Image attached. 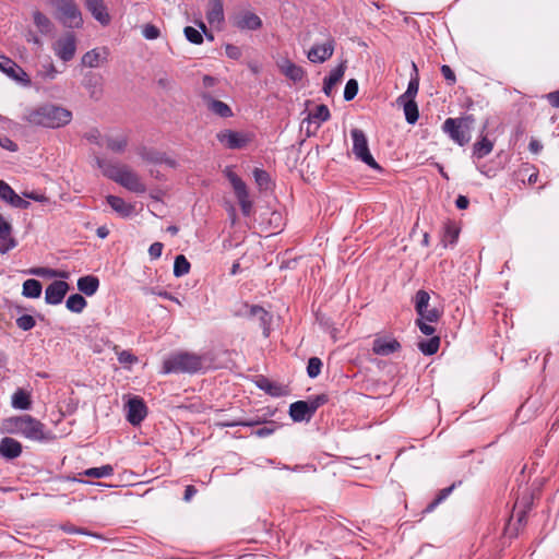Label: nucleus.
<instances>
[{
	"instance_id": "f257e3e1",
	"label": "nucleus",
	"mask_w": 559,
	"mask_h": 559,
	"mask_svg": "<svg viewBox=\"0 0 559 559\" xmlns=\"http://www.w3.org/2000/svg\"><path fill=\"white\" fill-rule=\"evenodd\" d=\"M0 429L2 433L19 435L33 441L49 440L44 424L31 415L11 416L2 419Z\"/></svg>"
},
{
	"instance_id": "f03ea898",
	"label": "nucleus",
	"mask_w": 559,
	"mask_h": 559,
	"mask_svg": "<svg viewBox=\"0 0 559 559\" xmlns=\"http://www.w3.org/2000/svg\"><path fill=\"white\" fill-rule=\"evenodd\" d=\"M24 119L34 126L46 128H60L68 124L72 119L70 110L52 105L45 104L35 108H29L24 115Z\"/></svg>"
},
{
	"instance_id": "7ed1b4c3",
	"label": "nucleus",
	"mask_w": 559,
	"mask_h": 559,
	"mask_svg": "<svg viewBox=\"0 0 559 559\" xmlns=\"http://www.w3.org/2000/svg\"><path fill=\"white\" fill-rule=\"evenodd\" d=\"M97 165L106 177L112 179L129 191L134 193H144L146 191V186L141 180V177L129 166L110 164L100 159H97Z\"/></svg>"
},
{
	"instance_id": "20e7f679",
	"label": "nucleus",
	"mask_w": 559,
	"mask_h": 559,
	"mask_svg": "<svg viewBox=\"0 0 559 559\" xmlns=\"http://www.w3.org/2000/svg\"><path fill=\"white\" fill-rule=\"evenodd\" d=\"M205 359L203 356L180 352L168 356L163 362V373H179L188 372L194 373L204 367Z\"/></svg>"
},
{
	"instance_id": "39448f33",
	"label": "nucleus",
	"mask_w": 559,
	"mask_h": 559,
	"mask_svg": "<svg viewBox=\"0 0 559 559\" xmlns=\"http://www.w3.org/2000/svg\"><path fill=\"white\" fill-rule=\"evenodd\" d=\"M55 9L57 19L69 28H80L83 25L82 13L74 0H47Z\"/></svg>"
},
{
	"instance_id": "423d86ee",
	"label": "nucleus",
	"mask_w": 559,
	"mask_h": 559,
	"mask_svg": "<svg viewBox=\"0 0 559 559\" xmlns=\"http://www.w3.org/2000/svg\"><path fill=\"white\" fill-rule=\"evenodd\" d=\"M78 38L72 32H64L52 43L51 48L55 55L62 60L68 62L72 60L76 52Z\"/></svg>"
},
{
	"instance_id": "0eeeda50",
	"label": "nucleus",
	"mask_w": 559,
	"mask_h": 559,
	"mask_svg": "<svg viewBox=\"0 0 559 559\" xmlns=\"http://www.w3.org/2000/svg\"><path fill=\"white\" fill-rule=\"evenodd\" d=\"M352 139H353V152L355 156L370 166L373 169H380V166L372 157L369 147H368V140L364 131L359 129H353L350 131Z\"/></svg>"
},
{
	"instance_id": "6e6552de",
	"label": "nucleus",
	"mask_w": 559,
	"mask_h": 559,
	"mask_svg": "<svg viewBox=\"0 0 559 559\" xmlns=\"http://www.w3.org/2000/svg\"><path fill=\"white\" fill-rule=\"evenodd\" d=\"M216 138L224 147L229 150H241L252 141V134L230 129L219 131Z\"/></svg>"
},
{
	"instance_id": "1a4fd4ad",
	"label": "nucleus",
	"mask_w": 559,
	"mask_h": 559,
	"mask_svg": "<svg viewBox=\"0 0 559 559\" xmlns=\"http://www.w3.org/2000/svg\"><path fill=\"white\" fill-rule=\"evenodd\" d=\"M325 402L324 396H318L311 402L298 401L290 405L289 415L294 421L309 419L316 409Z\"/></svg>"
},
{
	"instance_id": "9d476101",
	"label": "nucleus",
	"mask_w": 559,
	"mask_h": 559,
	"mask_svg": "<svg viewBox=\"0 0 559 559\" xmlns=\"http://www.w3.org/2000/svg\"><path fill=\"white\" fill-rule=\"evenodd\" d=\"M430 296L426 290H418L415 298V309L419 319H425L428 322H436L439 320L441 312L437 308H429Z\"/></svg>"
},
{
	"instance_id": "9b49d317",
	"label": "nucleus",
	"mask_w": 559,
	"mask_h": 559,
	"mask_svg": "<svg viewBox=\"0 0 559 559\" xmlns=\"http://www.w3.org/2000/svg\"><path fill=\"white\" fill-rule=\"evenodd\" d=\"M227 177L234 188L235 194H236L238 202L241 206L242 213L245 215H249L250 211H251L252 203L249 199V193H248L245 182L234 173H228Z\"/></svg>"
},
{
	"instance_id": "f8f14e48",
	"label": "nucleus",
	"mask_w": 559,
	"mask_h": 559,
	"mask_svg": "<svg viewBox=\"0 0 559 559\" xmlns=\"http://www.w3.org/2000/svg\"><path fill=\"white\" fill-rule=\"evenodd\" d=\"M0 71L5 73L12 80L22 83L25 86L29 85L31 83L27 73L19 64H16L13 60L9 59L8 57L0 56Z\"/></svg>"
},
{
	"instance_id": "ddd939ff",
	"label": "nucleus",
	"mask_w": 559,
	"mask_h": 559,
	"mask_svg": "<svg viewBox=\"0 0 559 559\" xmlns=\"http://www.w3.org/2000/svg\"><path fill=\"white\" fill-rule=\"evenodd\" d=\"M233 25L241 31H257L262 26V21L252 11L242 10L233 16Z\"/></svg>"
},
{
	"instance_id": "4468645a",
	"label": "nucleus",
	"mask_w": 559,
	"mask_h": 559,
	"mask_svg": "<svg viewBox=\"0 0 559 559\" xmlns=\"http://www.w3.org/2000/svg\"><path fill=\"white\" fill-rule=\"evenodd\" d=\"M335 49V40L328 37L324 43L316 44L307 53L308 59L314 63H322L330 59Z\"/></svg>"
},
{
	"instance_id": "2eb2a0df",
	"label": "nucleus",
	"mask_w": 559,
	"mask_h": 559,
	"mask_svg": "<svg viewBox=\"0 0 559 559\" xmlns=\"http://www.w3.org/2000/svg\"><path fill=\"white\" fill-rule=\"evenodd\" d=\"M126 408L127 419L133 426L139 425L146 416V406L143 401L136 396L129 399Z\"/></svg>"
},
{
	"instance_id": "dca6fc26",
	"label": "nucleus",
	"mask_w": 559,
	"mask_h": 559,
	"mask_svg": "<svg viewBox=\"0 0 559 559\" xmlns=\"http://www.w3.org/2000/svg\"><path fill=\"white\" fill-rule=\"evenodd\" d=\"M276 66L283 75L295 83L300 82L305 76L304 69L286 57L277 59Z\"/></svg>"
},
{
	"instance_id": "f3484780",
	"label": "nucleus",
	"mask_w": 559,
	"mask_h": 559,
	"mask_svg": "<svg viewBox=\"0 0 559 559\" xmlns=\"http://www.w3.org/2000/svg\"><path fill=\"white\" fill-rule=\"evenodd\" d=\"M84 5L92 16L102 25L106 26L110 23L111 17L104 0H84Z\"/></svg>"
},
{
	"instance_id": "a211bd4d",
	"label": "nucleus",
	"mask_w": 559,
	"mask_h": 559,
	"mask_svg": "<svg viewBox=\"0 0 559 559\" xmlns=\"http://www.w3.org/2000/svg\"><path fill=\"white\" fill-rule=\"evenodd\" d=\"M463 120L448 118L443 123V130L448 132L453 141L459 145H464L468 142V134L462 129Z\"/></svg>"
},
{
	"instance_id": "6ab92c4d",
	"label": "nucleus",
	"mask_w": 559,
	"mask_h": 559,
	"mask_svg": "<svg viewBox=\"0 0 559 559\" xmlns=\"http://www.w3.org/2000/svg\"><path fill=\"white\" fill-rule=\"evenodd\" d=\"M108 50L105 47L94 48L85 52L81 58V63L86 68H98L107 62Z\"/></svg>"
},
{
	"instance_id": "aec40b11",
	"label": "nucleus",
	"mask_w": 559,
	"mask_h": 559,
	"mask_svg": "<svg viewBox=\"0 0 559 559\" xmlns=\"http://www.w3.org/2000/svg\"><path fill=\"white\" fill-rule=\"evenodd\" d=\"M16 246L11 223L0 214V252L7 253Z\"/></svg>"
},
{
	"instance_id": "412c9836",
	"label": "nucleus",
	"mask_w": 559,
	"mask_h": 559,
	"mask_svg": "<svg viewBox=\"0 0 559 559\" xmlns=\"http://www.w3.org/2000/svg\"><path fill=\"white\" fill-rule=\"evenodd\" d=\"M69 290V285L63 281L51 283L45 292V300L50 305H58L62 301Z\"/></svg>"
},
{
	"instance_id": "4be33fe9",
	"label": "nucleus",
	"mask_w": 559,
	"mask_h": 559,
	"mask_svg": "<svg viewBox=\"0 0 559 559\" xmlns=\"http://www.w3.org/2000/svg\"><path fill=\"white\" fill-rule=\"evenodd\" d=\"M401 347L400 343L392 337H377L373 342L372 350L380 356H388Z\"/></svg>"
},
{
	"instance_id": "5701e85b",
	"label": "nucleus",
	"mask_w": 559,
	"mask_h": 559,
	"mask_svg": "<svg viewBox=\"0 0 559 559\" xmlns=\"http://www.w3.org/2000/svg\"><path fill=\"white\" fill-rule=\"evenodd\" d=\"M22 453V444L10 437H4L0 442V454L9 460L20 456Z\"/></svg>"
},
{
	"instance_id": "b1692460",
	"label": "nucleus",
	"mask_w": 559,
	"mask_h": 559,
	"mask_svg": "<svg viewBox=\"0 0 559 559\" xmlns=\"http://www.w3.org/2000/svg\"><path fill=\"white\" fill-rule=\"evenodd\" d=\"M346 70V64L341 63L335 69H333L330 75L324 80L323 92L330 96L332 94L333 88L342 81L344 73Z\"/></svg>"
},
{
	"instance_id": "393cba45",
	"label": "nucleus",
	"mask_w": 559,
	"mask_h": 559,
	"mask_svg": "<svg viewBox=\"0 0 559 559\" xmlns=\"http://www.w3.org/2000/svg\"><path fill=\"white\" fill-rule=\"evenodd\" d=\"M107 203L120 216L128 217L134 212V206L116 195H108Z\"/></svg>"
},
{
	"instance_id": "a878e982",
	"label": "nucleus",
	"mask_w": 559,
	"mask_h": 559,
	"mask_svg": "<svg viewBox=\"0 0 559 559\" xmlns=\"http://www.w3.org/2000/svg\"><path fill=\"white\" fill-rule=\"evenodd\" d=\"M204 102H205L206 108L211 112H213L222 118H228L233 115L230 107L221 100H217L211 96H204Z\"/></svg>"
},
{
	"instance_id": "bb28decb",
	"label": "nucleus",
	"mask_w": 559,
	"mask_h": 559,
	"mask_svg": "<svg viewBox=\"0 0 559 559\" xmlns=\"http://www.w3.org/2000/svg\"><path fill=\"white\" fill-rule=\"evenodd\" d=\"M32 19L35 27L40 34L48 35L52 32L53 23L46 14L39 10H34L32 12Z\"/></svg>"
},
{
	"instance_id": "cd10ccee",
	"label": "nucleus",
	"mask_w": 559,
	"mask_h": 559,
	"mask_svg": "<svg viewBox=\"0 0 559 559\" xmlns=\"http://www.w3.org/2000/svg\"><path fill=\"white\" fill-rule=\"evenodd\" d=\"M206 19L210 24H221L224 21V8L222 0H210Z\"/></svg>"
},
{
	"instance_id": "c85d7f7f",
	"label": "nucleus",
	"mask_w": 559,
	"mask_h": 559,
	"mask_svg": "<svg viewBox=\"0 0 559 559\" xmlns=\"http://www.w3.org/2000/svg\"><path fill=\"white\" fill-rule=\"evenodd\" d=\"M12 407L15 409H28L32 405L31 394L23 390H16L12 395Z\"/></svg>"
},
{
	"instance_id": "c756f323",
	"label": "nucleus",
	"mask_w": 559,
	"mask_h": 559,
	"mask_svg": "<svg viewBox=\"0 0 559 559\" xmlns=\"http://www.w3.org/2000/svg\"><path fill=\"white\" fill-rule=\"evenodd\" d=\"M412 67H413V71H414V76H412L406 92L397 98L399 100H407V99L415 100V97L418 93V88H419L418 69L414 62H413Z\"/></svg>"
},
{
	"instance_id": "7c9ffc66",
	"label": "nucleus",
	"mask_w": 559,
	"mask_h": 559,
	"mask_svg": "<svg viewBox=\"0 0 559 559\" xmlns=\"http://www.w3.org/2000/svg\"><path fill=\"white\" fill-rule=\"evenodd\" d=\"M98 286V278L92 275L80 277L78 281V288L87 296L94 295Z\"/></svg>"
},
{
	"instance_id": "2f4dec72",
	"label": "nucleus",
	"mask_w": 559,
	"mask_h": 559,
	"mask_svg": "<svg viewBox=\"0 0 559 559\" xmlns=\"http://www.w3.org/2000/svg\"><path fill=\"white\" fill-rule=\"evenodd\" d=\"M139 156L146 164L159 165L162 164V152L150 148L146 146H142L138 150Z\"/></svg>"
},
{
	"instance_id": "473e14b6",
	"label": "nucleus",
	"mask_w": 559,
	"mask_h": 559,
	"mask_svg": "<svg viewBox=\"0 0 559 559\" xmlns=\"http://www.w3.org/2000/svg\"><path fill=\"white\" fill-rule=\"evenodd\" d=\"M397 103L401 104L404 108L405 118L408 123H415L418 120V107L415 100L407 99V100H399Z\"/></svg>"
},
{
	"instance_id": "72a5a7b5",
	"label": "nucleus",
	"mask_w": 559,
	"mask_h": 559,
	"mask_svg": "<svg viewBox=\"0 0 559 559\" xmlns=\"http://www.w3.org/2000/svg\"><path fill=\"white\" fill-rule=\"evenodd\" d=\"M41 284L37 280H26L23 283L22 294L27 298H38L41 295Z\"/></svg>"
},
{
	"instance_id": "f704fd0d",
	"label": "nucleus",
	"mask_w": 559,
	"mask_h": 559,
	"mask_svg": "<svg viewBox=\"0 0 559 559\" xmlns=\"http://www.w3.org/2000/svg\"><path fill=\"white\" fill-rule=\"evenodd\" d=\"M104 143L114 152H122L127 146V138L123 134L107 136Z\"/></svg>"
},
{
	"instance_id": "c9c22d12",
	"label": "nucleus",
	"mask_w": 559,
	"mask_h": 559,
	"mask_svg": "<svg viewBox=\"0 0 559 559\" xmlns=\"http://www.w3.org/2000/svg\"><path fill=\"white\" fill-rule=\"evenodd\" d=\"M492 143L486 136H484L481 140L474 144V155L477 158H483L492 151Z\"/></svg>"
},
{
	"instance_id": "e433bc0d",
	"label": "nucleus",
	"mask_w": 559,
	"mask_h": 559,
	"mask_svg": "<svg viewBox=\"0 0 559 559\" xmlns=\"http://www.w3.org/2000/svg\"><path fill=\"white\" fill-rule=\"evenodd\" d=\"M330 118V110L325 105H319L317 106L316 110L313 112H310L307 117V120L316 121L318 126L321 122L326 121Z\"/></svg>"
},
{
	"instance_id": "4c0bfd02",
	"label": "nucleus",
	"mask_w": 559,
	"mask_h": 559,
	"mask_svg": "<svg viewBox=\"0 0 559 559\" xmlns=\"http://www.w3.org/2000/svg\"><path fill=\"white\" fill-rule=\"evenodd\" d=\"M440 346V338L438 336H433L428 341H421L418 343L419 349L425 355H433L438 352Z\"/></svg>"
},
{
	"instance_id": "58836bf2",
	"label": "nucleus",
	"mask_w": 559,
	"mask_h": 559,
	"mask_svg": "<svg viewBox=\"0 0 559 559\" xmlns=\"http://www.w3.org/2000/svg\"><path fill=\"white\" fill-rule=\"evenodd\" d=\"M86 306V300L79 294L71 295L67 300V308L73 312H81Z\"/></svg>"
},
{
	"instance_id": "ea45409f",
	"label": "nucleus",
	"mask_w": 559,
	"mask_h": 559,
	"mask_svg": "<svg viewBox=\"0 0 559 559\" xmlns=\"http://www.w3.org/2000/svg\"><path fill=\"white\" fill-rule=\"evenodd\" d=\"M190 270V263L186 259L185 255L180 254L177 255L174 263V274L177 277H180L187 273H189Z\"/></svg>"
},
{
	"instance_id": "a19ab883",
	"label": "nucleus",
	"mask_w": 559,
	"mask_h": 559,
	"mask_svg": "<svg viewBox=\"0 0 559 559\" xmlns=\"http://www.w3.org/2000/svg\"><path fill=\"white\" fill-rule=\"evenodd\" d=\"M112 474V467L110 465H104L102 467L88 468L84 472L87 477L103 478L108 477Z\"/></svg>"
},
{
	"instance_id": "79ce46f5",
	"label": "nucleus",
	"mask_w": 559,
	"mask_h": 559,
	"mask_svg": "<svg viewBox=\"0 0 559 559\" xmlns=\"http://www.w3.org/2000/svg\"><path fill=\"white\" fill-rule=\"evenodd\" d=\"M58 74H59V71L57 70V68L55 67V64L52 62L43 64L41 70L39 71V75L43 79L49 80V81L55 80Z\"/></svg>"
},
{
	"instance_id": "37998d69",
	"label": "nucleus",
	"mask_w": 559,
	"mask_h": 559,
	"mask_svg": "<svg viewBox=\"0 0 559 559\" xmlns=\"http://www.w3.org/2000/svg\"><path fill=\"white\" fill-rule=\"evenodd\" d=\"M322 362L318 357H312L308 361L307 373L310 378H316L321 372Z\"/></svg>"
},
{
	"instance_id": "c03bdc74",
	"label": "nucleus",
	"mask_w": 559,
	"mask_h": 559,
	"mask_svg": "<svg viewBox=\"0 0 559 559\" xmlns=\"http://www.w3.org/2000/svg\"><path fill=\"white\" fill-rule=\"evenodd\" d=\"M255 182L260 189H267L270 186V176L266 171L255 168L253 171Z\"/></svg>"
},
{
	"instance_id": "a18cd8bd",
	"label": "nucleus",
	"mask_w": 559,
	"mask_h": 559,
	"mask_svg": "<svg viewBox=\"0 0 559 559\" xmlns=\"http://www.w3.org/2000/svg\"><path fill=\"white\" fill-rule=\"evenodd\" d=\"M35 323V319L29 314H24L16 319V325L23 331L33 329Z\"/></svg>"
},
{
	"instance_id": "49530a36",
	"label": "nucleus",
	"mask_w": 559,
	"mask_h": 559,
	"mask_svg": "<svg viewBox=\"0 0 559 559\" xmlns=\"http://www.w3.org/2000/svg\"><path fill=\"white\" fill-rule=\"evenodd\" d=\"M357 92H358L357 81L354 79H350L349 81H347V83L345 85V90H344V98L346 100H352L357 95Z\"/></svg>"
},
{
	"instance_id": "de8ad7c7",
	"label": "nucleus",
	"mask_w": 559,
	"mask_h": 559,
	"mask_svg": "<svg viewBox=\"0 0 559 559\" xmlns=\"http://www.w3.org/2000/svg\"><path fill=\"white\" fill-rule=\"evenodd\" d=\"M185 35L187 39L193 44H201L203 41L202 34L192 26H187L185 28Z\"/></svg>"
},
{
	"instance_id": "09e8293b",
	"label": "nucleus",
	"mask_w": 559,
	"mask_h": 559,
	"mask_svg": "<svg viewBox=\"0 0 559 559\" xmlns=\"http://www.w3.org/2000/svg\"><path fill=\"white\" fill-rule=\"evenodd\" d=\"M142 34L146 39L153 40L160 36V31L153 24H145L143 26Z\"/></svg>"
},
{
	"instance_id": "8fccbe9b",
	"label": "nucleus",
	"mask_w": 559,
	"mask_h": 559,
	"mask_svg": "<svg viewBox=\"0 0 559 559\" xmlns=\"http://www.w3.org/2000/svg\"><path fill=\"white\" fill-rule=\"evenodd\" d=\"M14 195V190L7 182L0 180V198L10 203Z\"/></svg>"
},
{
	"instance_id": "3c124183",
	"label": "nucleus",
	"mask_w": 559,
	"mask_h": 559,
	"mask_svg": "<svg viewBox=\"0 0 559 559\" xmlns=\"http://www.w3.org/2000/svg\"><path fill=\"white\" fill-rule=\"evenodd\" d=\"M250 314L252 317L259 318V320L262 322L263 325H265L270 321V319H271V317L267 313V311H265L263 308L258 307V306H252L251 307Z\"/></svg>"
},
{
	"instance_id": "603ef678",
	"label": "nucleus",
	"mask_w": 559,
	"mask_h": 559,
	"mask_svg": "<svg viewBox=\"0 0 559 559\" xmlns=\"http://www.w3.org/2000/svg\"><path fill=\"white\" fill-rule=\"evenodd\" d=\"M524 518V511L521 509H516L514 513L511 516V520L507 526V533L512 534L513 533V521L516 520V522L521 523L522 519Z\"/></svg>"
},
{
	"instance_id": "864d4df0",
	"label": "nucleus",
	"mask_w": 559,
	"mask_h": 559,
	"mask_svg": "<svg viewBox=\"0 0 559 559\" xmlns=\"http://www.w3.org/2000/svg\"><path fill=\"white\" fill-rule=\"evenodd\" d=\"M225 51L227 57H229L230 59L237 60L241 57V49L235 45H226Z\"/></svg>"
},
{
	"instance_id": "5fc2aeb1",
	"label": "nucleus",
	"mask_w": 559,
	"mask_h": 559,
	"mask_svg": "<svg viewBox=\"0 0 559 559\" xmlns=\"http://www.w3.org/2000/svg\"><path fill=\"white\" fill-rule=\"evenodd\" d=\"M0 146L10 152L17 151V145L10 138H8L5 135L0 136Z\"/></svg>"
},
{
	"instance_id": "6e6d98bb",
	"label": "nucleus",
	"mask_w": 559,
	"mask_h": 559,
	"mask_svg": "<svg viewBox=\"0 0 559 559\" xmlns=\"http://www.w3.org/2000/svg\"><path fill=\"white\" fill-rule=\"evenodd\" d=\"M162 251H163L162 242H154L151 245V247L148 249V253L152 259H158L162 255Z\"/></svg>"
},
{
	"instance_id": "4d7b16f0",
	"label": "nucleus",
	"mask_w": 559,
	"mask_h": 559,
	"mask_svg": "<svg viewBox=\"0 0 559 559\" xmlns=\"http://www.w3.org/2000/svg\"><path fill=\"white\" fill-rule=\"evenodd\" d=\"M441 73L444 76V79L447 81H449L450 84L455 83V81H456L455 74L449 66H447V64L442 66Z\"/></svg>"
},
{
	"instance_id": "13d9d810",
	"label": "nucleus",
	"mask_w": 559,
	"mask_h": 559,
	"mask_svg": "<svg viewBox=\"0 0 559 559\" xmlns=\"http://www.w3.org/2000/svg\"><path fill=\"white\" fill-rule=\"evenodd\" d=\"M425 319H418L417 320V325L419 328V330L425 334V335H431L433 334L435 332V328L426 322H424Z\"/></svg>"
},
{
	"instance_id": "bf43d9fd",
	"label": "nucleus",
	"mask_w": 559,
	"mask_h": 559,
	"mask_svg": "<svg viewBox=\"0 0 559 559\" xmlns=\"http://www.w3.org/2000/svg\"><path fill=\"white\" fill-rule=\"evenodd\" d=\"M9 204H11L14 207H19V209H27L29 206V202L23 200L16 193H15V195L13 197V199L11 200V202Z\"/></svg>"
},
{
	"instance_id": "052dcab7",
	"label": "nucleus",
	"mask_w": 559,
	"mask_h": 559,
	"mask_svg": "<svg viewBox=\"0 0 559 559\" xmlns=\"http://www.w3.org/2000/svg\"><path fill=\"white\" fill-rule=\"evenodd\" d=\"M119 361L122 362V364H132L136 360V358L129 352L127 350H123L119 354V357H118Z\"/></svg>"
},
{
	"instance_id": "680f3d73",
	"label": "nucleus",
	"mask_w": 559,
	"mask_h": 559,
	"mask_svg": "<svg viewBox=\"0 0 559 559\" xmlns=\"http://www.w3.org/2000/svg\"><path fill=\"white\" fill-rule=\"evenodd\" d=\"M546 97L552 107L559 108V90L547 94Z\"/></svg>"
},
{
	"instance_id": "e2e57ef3",
	"label": "nucleus",
	"mask_w": 559,
	"mask_h": 559,
	"mask_svg": "<svg viewBox=\"0 0 559 559\" xmlns=\"http://www.w3.org/2000/svg\"><path fill=\"white\" fill-rule=\"evenodd\" d=\"M528 148L533 154H538L543 150V145L537 139L532 138Z\"/></svg>"
},
{
	"instance_id": "0e129e2a",
	"label": "nucleus",
	"mask_w": 559,
	"mask_h": 559,
	"mask_svg": "<svg viewBox=\"0 0 559 559\" xmlns=\"http://www.w3.org/2000/svg\"><path fill=\"white\" fill-rule=\"evenodd\" d=\"M86 138L87 140L92 141V142H95L97 144H103V142H100V133L98 130H92L90 131L87 134H86Z\"/></svg>"
},
{
	"instance_id": "69168bd1",
	"label": "nucleus",
	"mask_w": 559,
	"mask_h": 559,
	"mask_svg": "<svg viewBox=\"0 0 559 559\" xmlns=\"http://www.w3.org/2000/svg\"><path fill=\"white\" fill-rule=\"evenodd\" d=\"M96 76L95 75H90V80L86 82L85 84V87L86 88H92L93 90L91 91V96L94 97V98H98L99 94H100V91L97 90L95 86L92 85V80L95 79Z\"/></svg>"
},
{
	"instance_id": "338daca9",
	"label": "nucleus",
	"mask_w": 559,
	"mask_h": 559,
	"mask_svg": "<svg viewBox=\"0 0 559 559\" xmlns=\"http://www.w3.org/2000/svg\"><path fill=\"white\" fill-rule=\"evenodd\" d=\"M468 204H469V201H468V199H467L466 197H464V195H459V197H457V199H456V201H455V205H456V207H457V209H460V210H465V209H467Z\"/></svg>"
},
{
	"instance_id": "774afa93",
	"label": "nucleus",
	"mask_w": 559,
	"mask_h": 559,
	"mask_svg": "<svg viewBox=\"0 0 559 559\" xmlns=\"http://www.w3.org/2000/svg\"><path fill=\"white\" fill-rule=\"evenodd\" d=\"M162 164H165L167 165L168 167L170 168H176L177 167V160L167 156L165 153L162 152Z\"/></svg>"
}]
</instances>
